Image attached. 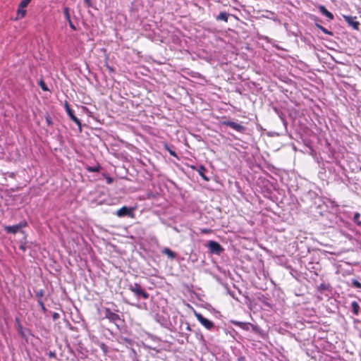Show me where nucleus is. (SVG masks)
Returning <instances> with one entry per match:
<instances>
[{
    "mask_svg": "<svg viewBox=\"0 0 361 361\" xmlns=\"http://www.w3.org/2000/svg\"><path fill=\"white\" fill-rule=\"evenodd\" d=\"M164 148L169 152V154L176 157V158H178V156H177V154L176 153L175 151L172 150L171 149H170V147L168 146L167 144H165L164 145Z\"/></svg>",
    "mask_w": 361,
    "mask_h": 361,
    "instance_id": "6ab92c4d",
    "label": "nucleus"
},
{
    "mask_svg": "<svg viewBox=\"0 0 361 361\" xmlns=\"http://www.w3.org/2000/svg\"><path fill=\"white\" fill-rule=\"evenodd\" d=\"M352 285L353 287L361 290V283L356 279L352 281Z\"/></svg>",
    "mask_w": 361,
    "mask_h": 361,
    "instance_id": "4be33fe9",
    "label": "nucleus"
},
{
    "mask_svg": "<svg viewBox=\"0 0 361 361\" xmlns=\"http://www.w3.org/2000/svg\"><path fill=\"white\" fill-rule=\"evenodd\" d=\"M194 314L197 321L207 330H212L214 327V324L212 321L205 318L199 312H195Z\"/></svg>",
    "mask_w": 361,
    "mask_h": 361,
    "instance_id": "f03ea898",
    "label": "nucleus"
},
{
    "mask_svg": "<svg viewBox=\"0 0 361 361\" xmlns=\"http://www.w3.org/2000/svg\"><path fill=\"white\" fill-rule=\"evenodd\" d=\"M84 1H85V4L87 5V7H91L92 6L91 0H84Z\"/></svg>",
    "mask_w": 361,
    "mask_h": 361,
    "instance_id": "c756f323",
    "label": "nucleus"
},
{
    "mask_svg": "<svg viewBox=\"0 0 361 361\" xmlns=\"http://www.w3.org/2000/svg\"><path fill=\"white\" fill-rule=\"evenodd\" d=\"M235 324L240 326V328L242 329H247V324L246 323H243V322H235Z\"/></svg>",
    "mask_w": 361,
    "mask_h": 361,
    "instance_id": "393cba45",
    "label": "nucleus"
},
{
    "mask_svg": "<svg viewBox=\"0 0 361 361\" xmlns=\"http://www.w3.org/2000/svg\"><path fill=\"white\" fill-rule=\"evenodd\" d=\"M106 178L108 184H111L113 182V179L111 177L106 176Z\"/></svg>",
    "mask_w": 361,
    "mask_h": 361,
    "instance_id": "7c9ffc66",
    "label": "nucleus"
},
{
    "mask_svg": "<svg viewBox=\"0 0 361 361\" xmlns=\"http://www.w3.org/2000/svg\"><path fill=\"white\" fill-rule=\"evenodd\" d=\"M316 26L320 30H322L324 34H326V35H332L333 33L330 31H329L327 29H326L325 27H324L323 26L319 25V24H316Z\"/></svg>",
    "mask_w": 361,
    "mask_h": 361,
    "instance_id": "a211bd4d",
    "label": "nucleus"
},
{
    "mask_svg": "<svg viewBox=\"0 0 361 361\" xmlns=\"http://www.w3.org/2000/svg\"><path fill=\"white\" fill-rule=\"evenodd\" d=\"M37 302H38L39 305L40 306L43 312H46L47 309H46L45 305H44L43 301L42 300V299H38Z\"/></svg>",
    "mask_w": 361,
    "mask_h": 361,
    "instance_id": "a878e982",
    "label": "nucleus"
},
{
    "mask_svg": "<svg viewBox=\"0 0 361 361\" xmlns=\"http://www.w3.org/2000/svg\"><path fill=\"white\" fill-rule=\"evenodd\" d=\"M345 21L349 27H351L355 30H359L360 23L356 20V16L343 15Z\"/></svg>",
    "mask_w": 361,
    "mask_h": 361,
    "instance_id": "20e7f679",
    "label": "nucleus"
},
{
    "mask_svg": "<svg viewBox=\"0 0 361 361\" xmlns=\"http://www.w3.org/2000/svg\"><path fill=\"white\" fill-rule=\"evenodd\" d=\"M64 107L66 113L68 114L70 118L80 128H81V122L75 116L73 109L71 108L68 102L67 101L64 103Z\"/></svg>",
    "mask_w": 361,
    "mask_h": 361,
    "instance_id": "6e6552de",
    "label": "nucleus"
},
{
    "mask_svg": "<svg viewBox=\"0 0 361 361\" xmlns=\"http://www.w3.org/2000/svg\"><path fill=\"white\" fill-rule=\"evenodd\" d=\"M208 248L210 253L217 255H219L224 251L222 246L219 243L214 240H209L208 242Z\"/></svg>",
    "mask_w": 361,
    "mask_h": 361,
    "instance_id": "423d86ee",
    "label": "nucleus"
},
{
    "mask_svg": "<svg viewBox=\"0 0 361 361\" xmlns=\"http://www.w3.org/2000/svg\"><path fill=\"white\" fill-rule=\"evenodd\" d=\"M68 23H69V26L71 27V29H73V30H75L76 29L75 26L74 25V24L72 23L71 20H70V21H68Z\"/></svg>",
    "mask_w": 361,
    "mask_h": 361,
    "instance_id": "c85d7f7f",
    "label": "nucleus"
},
{
    "mask_svg": "<svg viewBox=\"0 0 361 361\" xmlns=\"http://www.w3.org/2000/svg\"><path fill=\"white\" fill-rule=\"evenodd\" d=\"M60 317V315L59 313L57 312H54L53 314H52V319L53 320H57L58 319H59Z\"/></svg>",
    "mask_w": 361,
    "mask_h": 361,
    "instance_id": "cd10ccee",
    "label": "nucleus"
},
{
    "mask_svg": "<svg viewBox=\"0 0 361 361\" xmlns=\"http://www.w3.org/2000/svg\"><path fill=\"white\" fill-rule=\"evenodd\" d=\"M351 307L353 312L355 315H358L360 312V305L356 301H353L351 302Z\"/></svg>",
    "mask_w": 361,
    "mask_h": 361,
    "instance_id": "2eb2a0df",
    "label": "nucleus"
},
{
    "mask_svg": "<svg viewBox=\"0 0 361 361\" xmlns=\"http://www.w3.org/2000/svg\"><path fill=\"white\" fill-rule=\"evenodd\" d=\"M104 318L107 319L110 322L116 324L118 321L121 320V317L115 313L113 312L110 308L109 307H104Z\"/></svg>",
    "mask_w": 361,
    "mask_h": 361,
    "instance_id": "39448f33",
    "label": "nucleus"
},
{
    "mask_svg": "<svg viewBox=\"0 0 361 361\" xmlns=\"http://www.w3.org/2000/svg\"><path fill=\"white\" fill-rule=\"evenodd\" d=\"M228 14L226 12H221L216 17V20H223L224 22H228Z\"/></svg>",
    "mask_w": 361,
    "mask_h": 361,
    "instance_id": "4468645a",
    "label": "nucleus"
},
{
    "mask_svg": "<svg viewBox=\"0 0 361 361\" xmlns=\"http://www.w3.org/2000/svg\"><path fill=\"white\" fill-rule=\"evenodd\" d=\"M44 294V290L41 289L35 292V295L38 299H41Z\"/></svg>",
    "mask_w": 361,
    "mask_h": 361,
    "instance_id": "5701e85b",
    "label": "nucleus"
},
{
    "mask_svg": "<svg viewBox=\"0 0 361 361\" xmlns=\"http://www.w3.org/2000/svg\"><path fill=\"white\" fill-rule=\"evenodd\" d=\"M128 289L138 297L141 296L144 299L149 298V293H147L139 283H135L128 285Z\"/></svg>",
    "mask_w": 361,
    "mask_h": 361,
    "instance_id": "f257e3e1",
    "label": "nucleus"
},
{
    "mask_svg": "<svg viewBox=\"0 0 361 361\" xmlns=\"http://www.w3.org/2000/svg\"><path fill=\"white\" fill-rule=\"evenodd\" d=\"M134 207H127L126 206L122 207L121 209H118L116 212V215L118 217H123L125 216H130L131 218H134Z\"/></svg>",
    "mask_w": 361,
    "mask_h": 361,
    "instance_id": "0eeeda50",
    "label": "nucleus"
},
{
    "mask_svg": "<svg viewBox=\"0 0 361 361\" xmlns=\"http://www.w3.org/2000/svg\"><path fill=\"white\" fill-rule=\"evenodd\" d=\"M360 216V214L358 212L355 213L354 215V221L359 226L361 225V221H359Z\"/></svg>",
    "mask_w": 361,
    "mask_h": 361,
    "instance_id": "b1692460",
    "label": "nucleus"
},
{
    "mask_svg": "<svg viewBox=\"0 0 361 361\" xmlns=\"http://www.w3.org/2000/svg\"><path fill=\"white\" fill-rule=\"evenodd\" d=\"M20 249L22 251L25 252V245H21L20 246Z\"/></svg>",
    "mask_w": 361,
    "mask_h": 361,
    "instance_id": "72a5a7b5",
    "label": "nucleus"
},
{
    "mask_svg": "<svg viewBox=\"0 0 361 361\" xmlns=\"http://www.w3.org/2000/svg\"><path fill=\"white\" fill-rule=\"evenodd\" d=\"M319 10L329 20H332L334 19V15L330 11H329L324 6H319Z\"/></svg>",
    "mask_w": 361,
    "mask_h": 361,
    "instance_id": "9b49d317",
    "label": "nucleus"
},
{
    "mask_svg": "<svg viewBox=\"0 0 361 361\" xmlns=\"http://www.w3.org/2000/svg\"><path fill=\"white\" fill-rule=\"evenodd\" d=\"M39 85L40 86V87L42 88V90H44V91H48L49 90L46 83L44 82V81L43 80H41L39 82Z\"/></svg>",
    "mask_w": 361,
    "mask_h": 361,
    "instance_id": "aec40b11",
    "label": "nucleus"
},
{
    "mask_svg": "<svg viewBox=\"0 0 361 361\" xmlns=\"http://www.w3.org/2000/svg\"><path fill=\"white\" fill-rule=\"evenodd\" d=\"M16 322L17 323V326H18V331L19 333V334L23 338L25 337V334H24V332H23V326L20 324V319L18 318H16Z\"/></svg>",
    "mask_w": 361,
    "mask_h": 361,
    "instance_id": "dca6fc26",
    "label": "nucleus"
},
{
    "mask_svg": "<svg viewBox=\"0 0 361 361\" xmlns=\"http://www.w3.org/2000/svg\"><path fill=\"white\" fill-rule=\"evenodd\" d=\"M63 13H64L66 19L68 21H70L71 16H70V13H69V8L68 7H65L64 9H63Z\"/></svg>",
    "mask_w": 361,
    "mask_h": 361,
    "instance_id": "412c9836",
    "label": "nucleus"
},
{
    "mask_svg": "<svg viewBox=\"0 0 361 361\" xmlns=\"http://www.w3.org/2000/svg\"><path fill=\"white\" fill-rule=\"evenodd\" d=\"M211 232H212V230L209 228H202L201 229V233L203 234H208V233H210Z\"/></svg>",
    "mask_w": 361,
    "mask_h": 361,
    "instance_id": "bb28decb",
    "label": "nucleus"
},
{
    "mask_svg": "<svg viewBox=\"0 0 361 361\" xmlns=\"http://www.w3.org/2000/svg\"><path fill=\"white\" fill-rule=\"evenodd\" d=\"M162 253L167 255L169 257V258L173 259L176 257V254L174 252H173L172 250H171L168 247H165L163 251H162Z\"/></svg>",
    "mask_w": 361,
    "mask_h": 361,
    "instance_id": "ddd939ff",
    "label": "nucleus"
},
{
    "mask_svg": "<svg viewBox=\"0 0 361 361\" xmlns=\"http://www.w3.org/2000/svg\"><path fill=\"white\" fill-rule=\"evenodd\" d=\"M101 169V166L97 164L94 166H87L86 170L89 172H99Z\"/></svg>",
    "mask_w": 361,
    "mask_h": 361,
    "instance_id": "f3484780",
    "label": "nucleus"
},
{
    "mask_svg": "<svg viewBox=\"0 0 361 361\" xmlns=\"http://www.w3.org/2000/svg\"><path fill=\"white\" fill-rule=\"evenodd\" d=\"M221 124L224 126H229L230 128L239 133H244L245 130V127L244 126L233 121H221Z\"/></svg>",
    "mask_w": 361,
    "mask_h": 361,
    "instance_id": "1a4fd4ad",
    "label": "nucleus"
},
{
    "mask_svg": "<svg viewBox=\"0 0 361 361\" xmlns=\"http://www.w3.org/2000/svg\"><path fill=\"white\" fill-rule=\"evenodd\" d=\"M199 175L206 181H209V178L204 174L206 171V168L203 165H200L199 168L197 169Z\"/></svg>",
    "mask_w": 361,
    "mask_h": 361,
    "instance_id": "f8f14e48",
    "label": "nucleus"
},
{
    "mask_svg": "<svg viewBox=\"0 0 361 361\" xmlns=\"http://www.w3.org/2000/svg\"><path fill=\"white\" fill-rule=\"evenodd\" d=\"M238 361H245V357L244 356H240L238 357Z\"/></svg>",
    "mask_w": 361,
    "mask_h": 361,
    "instance_id": "473e14b6",
    "label": "nucleus"
},
{
    "mask_svg": "<svg viewBox=\"0 0 361 361\" xmlns=\"http://www.w3.org/2000/svg\"><path fill=\"white\" fill-rule=\"evenodd\" d=\"M27 226V223L25 221H22L19 224H16V225L5 226L4 227V228L8 233L16 234L18 232L23 233V231H21L20 229L26 227Z\"/></svg>",
    "mask_w": 361,
    "mask_h": 361,
    "instance_id": "7ed1b4c3",
    "label": "nucleus"
},
{
    "mask_svg": "<svg viewBox=\"0 0 361 361\" xmlns=\"http://www.w3.org/2000/svg\"><path fill=\"white\" fill-rule=\"evenodd\" d=\"M31 0H23L20 1L17 11L18 18H23L25 16L26 10L25 8L30 3Z\"/></svg>",
    "mask_w": 361,
    "mask_h": 361,
    "instance_id": "9d476101",
    "label": "nucleus"
},
{
    "mask_svg": "<svg viewBox=\"0 0 361 361\" xmlns=\"http://www.w3.org/2000/svg\"><path fill=\"white\" fill-rule=\"evenodd\" d=\"M53 356H54V353L50 352L49 357H53Z\"/></svg>",
    "mask_w": 361,
    "mask_h": 361,
    "instance_id": "f704fd0d",
    "label": "nucleus"
},
{
    "mask_svg": "<svg viewBox=\"0 0 361 361\" xmlns=\"http://www.w3.org/2000/svg\"><path fill=\"white\" fill-rule=\"evenodd\" d=\"M46 121H47V123L48 125H51V120L49 116H47L46 118Z\"/></svg>",
    "mask_w": 361,
    "mask_h": 361,
    "instance_id": "2f4dec72",
    "label": "nucleus"
}]
</instances>
